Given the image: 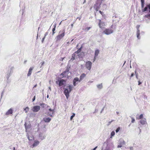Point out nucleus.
Here are the masks:
<instances>
[{
    "label": "nucleus",
    "mask_w": 150,
    "mask_h": 150,
    "mask_svg": "<svg viewBox=\"0 0 150 150\" xmlns=\"http://www.w3.org/2000/svg\"><path fill=\"white\" fill-rule=\"evenodd\" d=\"M73 88L72 85H69L64 90V93L66 96L67 99H68L69 96L70 92L72 90Z\"/></svg>",
    "instance_id": "nucleus-1"
},
{
    "label": "nucleus",
    "mask_w": 150,
    "mask_h": 150,
    "mask_svg": "<svg viewBox=\"0 0 150 150\" xmlns=\"http://www.w3.org/2000/svg\"><path fill=\"white\" fill-rule=\"evenodd\" d=\"M50 106H47V108L48 109L49 111H48L47 112V115L50 116L51 117H53L54 114V109H51L49 108Z\"/></svg>",
    "instance_id": "nucleus-2"
},
{
    "label": "nucleus",
    "mask_w": 150,
    "mask_h": 150,
    "mask_svg": "<svg viewBox=\"0 0 150 150\" xmlns=\"http://www.w3.org/2000/svg\"><path fill=\"white\" fill-rule=\"evenodd\" d=\"M61 32L62 33L57 35L56 37V40L57 41L61 39L65 35V31L64 29L62 31H60L59 33H60Z\"/></svg>",
    "instance_id": "nucleus-3"
},
{
    "label": "nucleus",
    "mask_w": 150,
    "mask_h": 150,
    "mask_svg": "<svg viewBox=\"0 0 150 150\" xmlns=\"http://www.w3.org/2000/svg\"><path fill=\"white\" fill-rule=\"evenodd\" d=\"M58 82H59V86L64 85L66 84L65 80L63 79H58L57 81L56 82V83H57Z\"/></svg>",
    "instance_id": "nucleus-4"
},
{
    "label": "nucleus",
    "mask_w": 150,
    "mask_h": 150,
    "mask_svg": "<svg viewBox=\"0 0 150 150\" xmlns=\"http://www.w3.org/2000/svg\"><path fill=\"white\" fill-rule=\"evenodd\" d=\"M26 136L29 141H32L34 139V137L30 132H28L26 134Z\"/></svg>",
    "instance_id": "nucleus-5"
},
{
    "label": "nucleus",
    "mask_w": 150,
    "mask_h": 150,
    "mask_svg": "<svg viewBox=\"0 0 150 150\" xmlns=\"http://www.w3.org/2000/svg\"><path fill=\"white\" fill-rule=\"evenodd\" d=\"M125 142L122 139H120L119 141V145H118L117 148H120L125 144Z\"/></svg>",
    "instance_id": "nucleus-6"
},
{
    "label": "nucleus",
    "mask_w": 150,
    "mask_h": 150,
    "mask_svg": "<svg viewBox=\"0 0 150 150\" xmlns=\"http://www.w3.org/2000/svg\"><path fill=\"white\" fill-rule=\"evenodd\" d=\"M40 109V107L39 106L36 105L33 107L32 109L33 111L34 112H38Z\"/></svg>",
    "instance_id": "nucleus-7"
},
{
    "label": "nucleus",
    "mask_w": 150,
    "mask_h": 150,
    "mask_svg": "<svg viewBox=\"0 0 150 150\" xmlns=\"http://www.w3.org/2000/svg\"><path fill=\"white\" fill-rule=\"evenodd\" d=\"M112 30L110 29H106L103 31V32L106 35H109L112 33Z\"/></svg>",
    "instance_id": "nucleus-8"
},
{
    "label": "nucleus",
    "mask_w": 150,
    "mask_h": 150,
    "mask_svg": "<svg viewBox=\"0 0 150 150\" xmlns=\"http://www.w3.org/2000/svg\"><path fill=\"white\" fill-rule=\"evenodd\" d=\"M39 143L40 142L36 140H35L34 141L33 144L30 145V147L32 148L35 147L39 145Z\"/></svg>",
    "instance_id": "nucleus-9"
},
{
    "label": "nucleus",
    "mask_w": 150,
    "mask_h": 150,
    "mask_svg": "<svg viewBox=\"0 0 150 150\" xmlns=\"http://www.w3.org/2000/svg\"><path fill=\"white\" fill-rule=\"evenodd\" d=\"M79 79L78 77L75 78L73 80V85L74 86L76 85L78 83V82H80Z\"/></svg>",
    "instance_id": "nucleus-10"
},
{
    "label": "nucleus",
    "mask_w": 150,
    "mask_h": 150,
    "mask_svg": "<svg viewBox=\"0 0 150 150\" xmlns=\"http://www.w3.org/2000/svg\"><path fill=\"white\" fill-rule=\"evenodd\" d=\"M98 25L99 26V27L101 28H104V26H105V23L102 21L100 19L98 20Z\"/></svg>",
    "instance_id": "nucleus-11"
},
{
    "label": "nucleus",
    "mask_w": 150,
    "mask_h": 150,
    "mask_svg": "<svg viewBox=\"0 0 150 150\" xmlns=\"http://www.w3.org/2000/svg\"><path fill=\"white\" fill-rule=\"evenodd\" d=\"M46 136L45 132H40L39 135V137L41 140H43L45 138Z\"/></svg>",
    "instance_id": "nucleus-12"
},
{
    "label": "nucleus",
    "mask_w": 150,
    "mask_h": 150,
    "mask_svg": "<svg viewBox=\"0 0 150 150\" xmlns=\"http://www.w3.org/2000/svg\"><path fill=\"white\" fill-rule=\"evenodd\" d=\"M13 113V110L11 108L9 109L6 113L5 115H6L11 114Z\"/></svg>",
    "instance_id": "nucleus-13"
},
{
    "label": "nucleus",
    "mask_w": 150,
    "mask_h": 150,
    "mask_svg": "<svg viewBox=\"0 0 150 150\" xmlns=\"http://www.w3.org/2000/svg\"><path fill=\"white\" fill-rule=\"evenodd\" d=\"M140 122L142 125H144L146 123V120L145 118H143L140 120Z\"/></svg>",
    "instance_id": "nucleus-14"
},
{
    "label": "nucleus",
    "mask_w": 150,
    "mask_h": 150,
    "mask_svg": "<svg viewBox=\"0 0 150 150\" xmlns=\"http://www.w3.org/2000/svg\"><path fill=\"white\" fill-rule=\"evenodd\" d=\"M43 119L44 121L46 122H49L51 120V119L49 117H44Z\"/></svg>",
    "instance_id": "nucleus-15"
},
{
    "label": "nucleus",
    "mask_w": 150,
    "mask_h": 150,
    "mask_svg": "<svg viewBox=\"0 0 150 150\" xmlns=\"http://www.w3.org/2000/svg\"><path fill=\"white\" fill-rule=\"evenodd\" d=\"M86 75L84 73L82 74L80 77L79 80L80 82L86 76Z\"/></svg>",
    "instance_id": "nucleus-16"
},
{
    "label": "nucleus",
    "mask_w": 150,
    "mask_h": 150,
    "mask_svg": "<svg viewBox=\"0 0 150 150\" xmlns=\"http://www.w3.org/2000/svg\"><path fill=\"white\" fill-rule=\"evenodd\" d=\"M99 50H96L95 51V57H94V60H95L96 57L98 55L99 53Z\"/></svg>",
    "instance_id": "nucleus-17"
},
{
    "label": "nucleus",
    "mask_w": 150,
    "mask_h": 150,
    "mask_svg": "<svg viewBox=\"0 0 150 150\" xmlns=\"http://www.w3.org/2000/svg\"><path fill=\"white\" fill-rule=\"evenodd\" d=\"M33 69V67H31L30 69H29L28 72V73L27 76H30L32 73V71Z\"/></svg>",
    "instance_id": "nucleus-18"
},
{
    "label": "nucleus",
    "mask_w": 150,
    "mask_h": 150,
    "mask_svg": "<svg viewBox=\"0 0 150 150\" xmlns=\"http://www.w3.org/2000/svg\"><path fill=\"white\" fill-rule=\"evenodd\" d=\"M98 4L97 3L95 4L94 6V9L96 11H98L99 9L100 8L99 6H97Z\"/></svg>",
    "instance_id": "nucleus-19"
},
{
    "label": "nucleus",
    "mask_w": 150,
    "mask_h": 150,
    "mask_svg": "<svg viewBox=\"0 0 150 150\" xmlns=\"http://www.w3.org/2000/svg\"><path fill=\"white\" fill-rule=\"evenodd\" d=\"M103 84L102 83L97 85V87L99 89H101L103 88Z\"/></svg>",
    "instance_id": "nucleus-20"
},
{
    "label": "nucleus",
    "mask_w": 150,
    "mask_h": 150,
    "mask_svg": "<svg viewBox=\"0 0 150 150\" xmlns=\"http://www.w3.org/2000/svg\"><path fill=\"white\" fill-rule=\"evenodd\" d=\"M140 31L139 29H137V37L139 39L140 38H139V35H140Z\"/></svg>",
    "instance_id": "nucleus-21"
},
{
    "label": "nucleus",
    "mask_w": 150,
    "mask_h": 150,
    "mask_svg": "<svg viewBox=\"0 0 150 150\" xmlns=\"http://www.w3.org/2000/svg\"><path fill=\"white\" fill-rule=\"evenodd\" d=\"M56 27V24H55L54 25V28L52 29V35H53L55 33L54 31L55 30Z\"/></svg>",
    "instance_id": "nucleus-22"
},
{
    "label": "nucleus",
    "mask_w": 150,
    "mask_h": 150,
    "mask_svg": "<svg viewBox=\"0 0 150 150\" xmlns=\"http://www.w3.org/2000/svg\"><path fill=\"white\" fill-rule=\"evenodd\" d=\"M92 63L90 61H88L86 63V66H91Z\"/></svg>",
    "instance_id": "nucleus-23"
},
{
    "label": "nucleus",
    "mask_w": 150,
    "mask_h": 150,
    "mask_svg": "<svg viewBox=\"0 0 150 150\" xmlns=\"http://www.w3.org/2000/svg\"><path fill=\"white\" fill-rule=\"evenodd\" d=\"M40 105L42 106V107L43 108H44L47 106V105L45 103H41L40 104Z\"/></svg>",
    "instance_id": "nucleus-24"
},
{
    "label": "nucleus",
    "mask_w": 150,
    "mask_h": 150,
    "mask_svg": "<svg viewBox=\"0 0 150 150\" xmlns=\"http://www.w3.org/2000/svg\"><path fill=\"white\" fill-rule=\"evenodd\" d=\"M75 54H73L72 55V57L71 59V60H74L75 59Z\"/></svg>",
    "instance_id": "nucleus-25"
},
{
    "label": "nucleus",
    "mask_w": 150,
    "mask_h": 150,
    "mask_svg": "<svg viewBox=\"0 0 150 150\" xmlns=\"http://www.w3.org/2000/svg\"><path fill=\"white\" fill-rule=\"evenodd\" d=\"M143 115L142 114L140 115L139 118H138L137 117V118L138 119H142L143 118Z\"/></svg>",
    "instance_id": "nucleus-26"
},
{
    "label": "nucleus",
    "mask_w": 150,
    "mask_h": 150,
    "mask_svg": "<svg viewBox=\"0 0 150 150\" xmlns=\"http://www.w3.org/2000/svg\"><path fill=\"white\" fill-rule=\"evenodd\" d=\"M81 47L79 50L75 52V53L78 54L80 52L81 50Z\"/></svg>",
    "instance_id": "nucleus-27"
},
{
    "label": "nucleus",
    "mask_w": 150,
    "mask_h": 150,
    "mask_svg": "<svg viewBox=\"0 0 150 150\" xmlns=\"http://www.w3.org/2000/svg\"><path fill=\"white\" fill-rule=\"evenodd\" d=\"M29 110V108L28 107H26L24 109V110L25 111V112L27 113Z\"/></svg>",
    "instance_id": "nucleus-28"
},
{
    "label": "nucleus",
    "mask_w": 150,
    "mask_h": 150,
    "mask_svg": "<svg viewBox=\"0 0 150 150\" xmlns=\"http://www.w3.org/2000/svg\"><path fill=\"white\" fill-rule=\"evenodd\" d=\"M148 8L147 6H146L144 8V9H143L142 11L143 12H144L146 11L147 10V9Z\"/></svg>",
    "instance_id": "nucleus-29"
},
{
    "label": "nucleus",
    "mask_w": 150,
    "mask_h": 150,
    "mask_svg": "<svg viewBox=\"0 0 150 150\" xmlns=\"http://www.w3.org/2000/svg\"><path fill=\"white\" fill-rule=\"evenodd\" d=\"M145 17L147 18L148 19H150V14H147L146 15H145Z\"/></svg>",
    "instance_id": "nucleus-30"
},
{
    "label": "nucleus",
    "mask_w": 150,
    "mask_h": 150,
    "mask_svg": "<svg viewBox=\"0 0 150 150\" xmlns=\"http://www.w3.org/2000/svg\"><path fill=\"white\" fill-rule=\"evenodd\" d=\"M75 115V114L74 113L73 115L71 117H70V120H71L74 117Z\"/></svg>",
    "instance_id": "nucleus-31"
},
{
    "label": "nucleus",
    "mask_w": 150,
    "mask_h": 150,
    "mask_svg": "<svg viewBox=\"0 0 150 150\" xmlns=\"http://www.w3.org/2000/svg\"><path fill=\"white\" fill-rule=\"evenodd\" d=\"M86 68L89 70H90L91 68V66H86Z\"/></svg>",
    "instance_id": "nucleus-32"
},
{
    "label": "nucleus",
    "mask_w": 150,
    "mask_h": 150,
    "mask_svg": "<svg viewBox=\"0 0 150 150\" xmlns=\"http://www.w3.org/2000/svg\"><path fill=\"white\" fill-rule=\"evenodd\" d=\"M115 132L114 131H112L111 133V135L112 136H114L115 135Z\"/></svg>",
    "instance_id": "nucleus-33"
},
{
    "label": "nucleus",
    "mask_w": 150,
    "mask_h": 150,
    "mask_svg": "<svg viewBox=\"0 0 150 150\" xmlns=\"http://www.w3.org/2000/svg\"><path fill=\"white\" fill-rule=\"evenodd\" d=\"M91 28V27H87L85 28V30H86V31H88L89 30H90Z\"/></svg>",
    "instance_id": "nucleus-34"
},
{
    "label": "nucleus",
    "mask_w": 150,
    "mask_h": 150,
    "mask_svg": "<svg viewBox=\"0 0 150 150\" xmlns=\"http://www.w3.org/2000/svg\"><path fill=\"white\" fill-rule=\"evenodd\" d=\"M135 74H136V78L137 79H138V74L137 73L136 70H135Z\"/></svg>",
    "instance_id": "nucleus-35"
},
{
    "label": "nucleus",
    "mask_w": 150,
    "mask_h": 150,
    "mask_svg": "<svg viewBox=\"0 0 150 150\" xmlns=\"http://www.w3.org/2000/svg\"><path fill=\"white\" fill-rule=\"evenodd\" d=\"M120 127H118L117 128V129L115 131H116V132H118L120 130Z\"/></svg>",
    "instance_id": "nucleus-36"
},
{
    "label": "nucleus",
    "mask_w": 150,
    "mask_h": 150,
    "mask_svg": "<svg viewBox=\"0 0 150 150\" xmlns=\"http://www.w3.org/2000/svg\"><path fill=\"white\" fill-rule=\"evenodd\" d=\"M10 76V75L9 74H8V75H7V76H6V78L7 79V80H8V79L9 78V77Z\"/></svg>",
    "instance_id": "nucleus-37"
},
{
    "label": "nucleus",
    "mask_w": 150,
    "mask_h": 150,
    "mask_svg": "<svg viewBox=\"0 0 150 150\" xmlns=\"http://www.w3.org/2000/svg\"><path fill=\"white\" fill-rule=\"evenodd\" d=\"M147 6L148 8L149 9V12H150V4H149V5H147Z\"/></svg>",
    "instance_id": "nucleus-38"
},
{
    "label": "nucleus",
    "mask_w": 150,
    "mask_h": 150,
    "mask_svg": "<svg viewBox=\"0 0 150 150\" xmlns=\"http://www.w3.org/2000/svg\"><path fill=\"white\" fill-rule=\"evenodd\" d=\"M144 2L143 3L141 2V5L142 7H143L144 6Z\"/></svg>",
    "instance_id": "nucleus-39"
},
{
    "label": "nucleus",
    "mask_w": 150,
    "mask_h": 150,
    "mask_svg": "<svg viewBox=\"0 0 150 150\" xmlns=\"http://www.w3.org/2000/svg\"><path fill=\"white\" fill-rule=\"evenodd\" d=\"M99 13H100V14L102 15H103V12H102V11H99Z\"/></svg>",
    "instance_id": "nucleus-40"
},
{
    "label": "nucleus",
    "mask_w": 150,
    "mask_h": 150,
    "mask_svg": "<svg viewBox=\"0 0 150 150\" xmlns=\"http://www.w3.org/2000/svg\"><path fill=\"white\" fill-rule=\"evenodd\" d=\"M111 146L112 147H114V146L113 145V143L111 142Z\"/></svg>",
    "instance_id": "nucleus-41"
},
{
    "label": "nucleus",
    "mask_w": 150,
    "mask_h": 150,
    "mask_svg": "<svg viewBox=\"0 0 150 150\" xmlns=\"http://www.w3.org/2000/svg\"><path fill=\"white\" fill-rule=\"evenodd\" d=\"M35 96L34 97H33V100H33V101H34V100H35Z\"/></svg>",
    "instance_id": "nucleus-42"
},
{
    "label": "nucleus",
    "mask_w": 150,
    "mask_h": 150,
    "mask_svg": "<svg viewBox=\"0 0 150 150\" xmlns=\"http://www.w3.org/2000/svg\"><path fill=\"white\" fill-rule=\"evenodd\" d=\"M139 27H140V25H137V29H139Z\"/></svg>",
    "instance_id": "nucleus-43"
},
{
    "label": "nucleus",
    "mask_w": 150,
    "mask_h": 150,
    "mask_svg": "<svg viewBox=\"0 0 150 150\" xmlns=\"http://www.w3.org/2000/svg\"><path fill=\"white\" fill-rule=\"evenodd\" d=\"M134 121H135V120H134V119L133 118V119H132V123L134 122Z\"/></svg>",
    "instance_id": "nucleus-44"
},
{
    "label": "nucleus",
    "mask_w": 150,
    "mask_h": 150,
    "mask_svg": "<svg viewBox=\"0 0 150 150\" xmlns=\"http://www.w3.org/2000/svg\"><path fill=\"white\" fill-rule=\"evenodd\" d=\"M134 75V74L133 73H132V74L130 76V77H133Z\"/></svg>",
    "instance_id": "nucleus-45"
},
{
    "label": "nucleus",
    "mask_w": 150,
    "mask_h": 150,
    "mask_svg": "<svg viewBox=\"0 0 150 150\" xmlns=\"http://www.w3.org/2000/svg\"><path fill=\"white\" fill-rule=\"evenodd\" d=\"M65 57H64V58H61L60 59V61H62L64 59V58Z\"/></svg>",
    "instance_id": "nucleus-46"
},
{
    "label": "nucleus",
    "mask_w": 150,
    "mask_h": 150,
    "mask_svg": "<svg viewBox=\"0 0 150 150\" xmlns=\"http://www.w3.org/2000/svg\"><path fill=\"white\" fill-rule=\"evenodd\" d=\"M130 150H133V148L132 147H131L129 148Z\"/></svg>",
    "instance_id": "nucleus-47"
},
{
    "label": "nucleus",
    "mask_w": 150,
    "mask_h": 150,
    "mask_svg": "<svg viewBox=\"0 0 150 150\" xmlns=\"http://www.w3.org/2000/svg\"><path fill=\"white\" fill-rule=\"evenodd\" d=\"M45 38V37H44L42 39V42H43L44 41V39Z\"/></svg>",
    "instance_id": "nucleus-48"
},
{
    "label": "nucleus",
    "mask_w": 150,
    "mask_h": 150,
    "mask_svg": "<svg viewBox=\"0 0 150 150\" xmlns=\"http://www.w3.org/2000/svg\"><path fill=\"white\" fill-rule=\"evenodd\" d=\"M138 83H138L139 85H140L142 83L141 82H140V81H138Z\"/></svg>",
    "instance_id": "nucleus-49"
},
{
    "label": "nucleus",
    "mask_w": 150,
    "mask_h": 150,
    "mask_svg": "<svg viewBox=\"0 0 150 150\" xmlns=\"http://www.w3.org/2000/svg\"><path fill=\"white\" fill-rule=\"evenodd\" d=\"M97 146H96L95 148H94L92 150H95L97 149Z\"/></svg>",
    "instance_id": "nucleus-50"
},
{
    "label": "nucleus",
    "mask_w": 150,
    "mask_h": 150,
    "mask_svg": "<svg viewBox=\"0 0 150 150\" xmlns=\"http://www.w3.org/2000/svg\"><path fill=\"white\" fill-rule=\"evenodd\" d=\"M141 2L142 3H143V2H144V0H141Z\"/></svg>",
    "instance_id": "nucleus-51"
},
{
    "label": "nucleus",
    "mask_w": 150,
    "mask_h": 150,
    "mask_svg": "<svg viewBox=\"0 0 150 150\" xmlns=\"http://www.w3.org/2000/svg\"><path fill=\"white\" fill-rule=\"evenodd\" d=\"M49 90H50V91H51V87H49Z\"/></svg>",
    "instance_id": "nucleus-52"
},
{
    "label": "nucleus",
    "mask_w": 150,
    "mask_h": 150,
    "mask_svg": "<svg viewBox=\"0 0 150 150\" xmlns=\"http://www.w3.org/2000/svg\"><path fill=\"white\" fill-rule=\"evenodd\" d=\"M112 122V121H110V122H108V125H110V123H111V122Z\"/></svg>",
    "instance_id": "nucleus-53"
},
{
    "label": "nucleus",
    "mask_w": 150,
    "mask_h": 150,
    "mask_svg": "<svg viewBox=\"0 0 150 150\" xmlns=\"http://www.w3.org/2000/svg\"><path fill=\"white\" fill-rule=\"evenodd\" d=\"M98 112V110L96 109V110H95V112L93 113H94L95 112Z\"/></svg>",
    "instance_id": "nucleus-54"
},
{
    "label": "nucleus",
    "mask_w": 150,
    "mask_h": 150,
    "mask_svg": "<svg viewBox=\"0 0 150 150\" xmlns=\"http://www.w3.org/2000/svg\"><path fill=\"white\" fill-rule=\"evenodd\" d=\"M81 18V17H79H79H78L77 18H77H79V20H80Z\"/></svg>",
    "instance_id": "nucleus-55"
},
{
    "label": "nucleus",
    "mask_w": 150,
    "mask_h": 150,
    "mask_svg": "<svg viewBox=\"0 0 150 150\" xmlns=\"http://www.w3.org/2000/svg\"><path fill=\"white\" fill-rule=\"evenodd\" d=\"M37 86V85L36 84V85H35V86H34L33 87V88H35V87H36Z\"/></svg>",
    "instance_id": "nucleus-56"
},
{
    "label": "nucleus",
    "mask_w": 150,
    "mask_h": 150,
    "mask_svg": "<svg viewBox=\"0 0 150 150\" xmlns=\"http://www.w3.org/2000/svg\"><path fill=\"white\" fill-rule=\"evenodd\" d=\"M105 150H112V149L111 150L110 149H106Z\"/></svg>",
    "instance_id": "nucleus-57"
},
{
    "label": "nucleus",
    "mask_w": 150,
    "mask_h": 150,
    "mask_svg": "<svg viewBox=\"0 0 150 150\" xmlns=\"http://www.w3.org/2000/svg\"><path fill=\"white\" fill-rule=\"evenodd\" d=\"M71 27L72 28L73 26V24H71Z\"/></svg>",
    "instance_id": "nucleus-58"
},
{
    "label": "nucleus",
    "mask_w": 150,
    "mask_h": 150,
    "mask_svg": "<svg viewBox=\"0 0 150 150\" xmlns=\"http://www.w3.org/2000/svg\"><path fill=\"white\" fill-rule=\"evenodd\" d=\"M103 109H104V108L102 109V110L100 112L101 113H102V112L103 111Z\"/></svg>",
    "instance_id": "nucleus-59"
},
{
    "label": "nucleus",
    "mask_w": 150,
    "mask_h": 150,
    "mask_svg": "<svg viewBox=\"0 0 150 150\" xmlns=\"http://www.w3.org/2000/svg\"><path fill=\"white\" fill-rule=\"evenodd\" d=\"M103 109H104V108L102 109V110L100 112L101 113H102V112L103 111Z\"/></svg>",
    "instance_id": "nucleus-60"
},
{
    "label": "nucleus",
    "mask_w": 150,
    "mask_h": 150,
    "mask_svg": "<svg viewBox=\"0 0 150 150\" xmlns=\"http://www.w3.org/2000/svg\"><path fill=\"white\" fill-rule=\"evenodd\" d=\"M116 113H117V114L118 115V114H119V112H116Z\"/></svg>",
    "instance_id": "nucleus-61"
},
{
    "label": "nucleus",
    "mask_w": 150,
    "mask_h": 150,
    "mask_svg": "<svg viewBox=\"0 0 150 150\" xmlns=\"http://www.w3.org/2000/svg\"><path fill=\"white\" fill-rule=\"evenodd\" d=\"M139 132H140V133L141 131V129L139 128Z\"/></svg>",
    "instance_id": "nucleus-62"
},
{
    "label": "nucleus",
    "mask_w": 150,
    "mask_h": 150,
    "mask_svg": "<svg viewBox=\"0 0 150 150\" xmlns=\"http://www.w3.org/2000/svg\"><path fill=\"white\" fill-rule=\"evenodd\" d=\"M13 150H15V147H13Z\"/></svg>",
    "instance_id": "nucleus-63"
},
{
    "label": "nucleus",
    "mask_w": 150,
    "mask_h": 150,
    "mask_svg": "<svg viewBox=\"0 0 150 150\" xmlns=\"http://www.w3.org/2000/svg\"><path fill=\"white\" fill-rule=\"evenodd\" d=\"M48 97H49V95H47V98H48Z\"/></svg>",
    "instance_id": "nucleus-64"
}]
</instances>
